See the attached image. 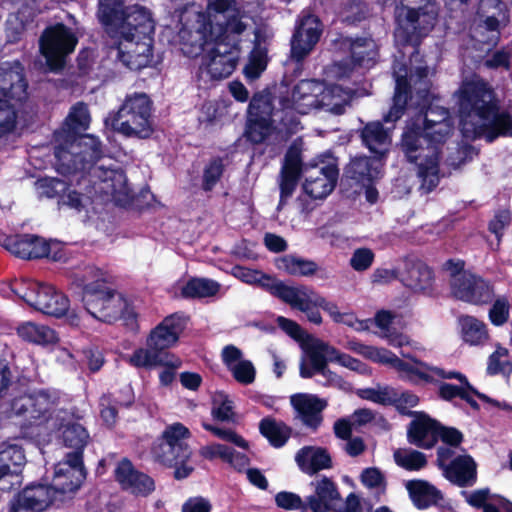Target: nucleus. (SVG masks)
Here are the masks:
<instances>
[{"label": "nucleus", "instance_id": "32", "mask_svg": "<svg viewBox=\"0 0 512 512\" xmlns=\"http://www.w3.org/2000/svg\"><path fill=\"white\" fill-rule=\"evenodd\" d=\"M449 456V449H438V461L444 469L445 477L459 486L473 484L476 479V464L474 460L468 455H463L456 457L449 465H445V461Z\"/></svg>", "mask_w": 512, "mask_h": 512}, {"label": "nucleus", "instance_id": "2", "mask_svg": "<svg viewBox=\"0 0 512 512\" xmlns=\"http://www.w3.org/2000/svg\"><path fill=\"white\" fill-rule=\"evenodd\" d=\"M182 51L188 56L204 52L197 74L199 86L208 87L213 81L229 77L240 59L243 35H232L217 29L207 21L205 15H199L197 28L188 30L183 27L179 32Z\"/></svg>", "mask_w": 512, "mask_h": 512}, {"label": "nucleus", "instance_id": "15", "mask_svg": "<svg viewBox=\"0 0 512 512\" xmlns=\"http://www.w3.org/2000/svg\"><path fill=\"white\" fill-rule=\"evenodd\" d=\"M15 293L27 304L47 315L65 316L71 326H79V314L69 309V299L49 284L29 282L25 289H16Z\"/></svg>", "mask_w": 512, "mask_h": 512}, {"label": "nucleus", "instance_id": "27", "mask_svg": "<svg viewBox=\"0 0 512 512\" xmlns=\"http://www.w3.org/2000/svg\"><path fill=\"white\" fill-rule=\"evenodd\" d=\"M322 34V24L312 14H303L300 17L296 31L291 41V54L296 60L306 57L318 43Z\"/></svg>", "mask_w": 512, "mask_h": 512}, {"label": "nucleus", "instance_id": "45", "mask_svg": "<svg viewBox=\"0 0 512 512\" xmlns=\"http://www.w3.org/2000/svg\"><path fill=\"white\" fill-rule=\"evenodd\" d=\"M352 98L351 89H343L338 85L326 87L319 97V108L333 114H342Z\"/></svg>", "mask_w": 512, "mask_h": 512}, {"label": "nucleus", "instance_id": "25", "mask_svg": "<svg viewBox=\"0 0 512 512\" xmlns=\"http://www.w3.org/2000/svg\"><path fill=\"white\" fill-rule=\"evenodd\" d=\"M84 479L82 458L78 454H67L66 459L56 465L52 485L49 487L59 500H63L66 495L74 493Z\"/></svg>", "mask_w": 512, "mask_h": 512}, {"label": "nucleus", "instance_id": "26", "mask_svg": "<svg viewBox=\"0 0 512 512\" xmlns=\"http://www.w3.org/2000/svg\"><path fill=\"white\" fill-rule=\"evenodd\" d=\"M304 175V192L313 199H324L335 188L338 169L333 161H321L306 167Z\"/></svg>", "mask_w": 512, "mask_h": 512}, {"label": "nucleus", "instance_id": "54", "mask_svg": "<svg viewBox=\"0 0 512 512\" xmlns=\"http://www.w3.org/2000/svg\"><path fill=\"white\" fill-rule=\"evenodd\" d=\"M18 334L22 339L40 345H48L57 341V335L54 330L33 322L22 324L18 328Z\"/></svg>", "mask_w": 512, "mask_h": 512}, {"label": "nucleus", "instance_id": "50", "mask_svg": "<svg viewBox=\"0 0 512 512\" xmlns=\"http://www.w3.org/2000/svg\"><path fill=\"white\" fill-rule=\"evenodd\" d=\"M152 454L159 463L172 467V465L188 460L191 456V451L188 446H172L160 439L154 445Z\"/></svg>", "mask_w": 512, "mask_h": 512}, {"label": "nucleus", "instance_id": "5", "mask_svg": "<svg viewBox=\"0 0 512 512\" xmlns=\"http://www.w3.org/2000/svg\"><path fill=\"white\" fill-rule=\"evenodd\" d=\"M155 22L145 7L133 5L118 25L106 31L116 58L131 70L147 67L152 60V34Z\"/></svg>", "mask_w": 512, "mask_h": 512}, {"label": "nucleus", "instance_id": "28", "mask_svg": "<svg viewBox=\"0 0 512 512\" xmlns=\"http://www.w3.org/2000/svg\"><path fill=\"white\" fill-rule=\"evenodd\" d=\"M453 295L462 301L471 304H486L492 300L491 286L472 273H463L451 283Z\"/></svg>", "mask_w": 512, "mask_h": 512}, {"label": "nucleus", "instance_id": "31", "mask_svg": "<svg viewBox=\"0 0 512 512\" xmlns=\"http://www.w3.org/2000/svg\"><path fill=\"white\" fill-rule=\"evenodd\" d=\"M55 500L59 498L49 486L30 485L12 502L10 512H43Z\"/></svg>", "mask_w": 512, "mask_h": 512}, {"label": "nucleus", "instance_id": "55", "mask_svg": "<svg viewBox=\"0 0 512 512\" xmlns=\"http://www.w3.org/2000/svg\"><path fill=\"white\" fill-rule=\"evenodd\" d=\"M276 267L292 276H310L317 271V265L293 255H286L276 260Z\"/></svg>", "mask_w": 512, "mask_h": 512}, {"label": "nucleus", "instance_id": "63", "mask_svg": "<svg viewBox=\"0 0 512 512\" xmlns=\"http://www.w3.org/2000/svg\"><path fill=\"white\" fill-rule=\"evenodd\" d=\"M374 258L375 255L371 249L365 247L358 248L350 258V265L355 271H365L371 267Z\"/></svg>", "mask_w": 512, "mask_h": 512}, {"label": "nucleus", "instance_id": "18", "mask_svg": "<svg viewBox=\"0 0 512 512\" xmlns=\"http://www.w3.org/2000/svg\"><path fill=\"white\" fill-rule=\"evenodd\" d=\"M428 368L430 370H433V372L430 373L431 379H418L413 380V384H420V383H433L438 382L442 379H457L460 382V385H452L448 383H443L439 387V395L444 400H452L455 397H460L461 399L465 400L468 404H470L473 408H477L478 405L475 401V397L479 398L480 400L492 404L498 408L501 409H511L510 406L506 403H500L496 400L491 399L490 397L486 396L485 394L479 393L476 391L467 381V378L461 374L460 372L456 371H445L444 369L434 367L428 364Z\"/></svg>", "mask_w": 512, "mask_h": 512}, {"label": "nucleus", "instance_id": "11", "mask_svg": "<svg viewBox=\"0 0 512 512\" xmlns=\"http://www.w3.org/2000/svg\"><path fill=\"white\" fill-rule=\"evenodd\" d=\"M437 13L431 0H401V5L396 8V41L412 46L418 44L420 38L433 28Z\"/></svg>", "mask_w": 512, "mask_h": 512}, {"label": "nucleus", "instance_id": "47", "mask_svg": "<svg viewBox=\"0 0 512 512\" xmlns=\"http://www.w3.org/2000/svg\"><path fill=\"white\" fill-rule=\"evenodd\" d=\"M394 316L388 311H379L375 316V323L380 329L378 335L394 347L411 346L415 351L421 350L417 343H412L409 338L396 332L393 327Z\"/></svg>", "mask_w": 512, "mask_h": 512}, {"label": "nucleus", "instance_id": "1", "mask_svg": "<svg viewBox=\"0 0 512 512\" xmlns=\"http://www.w3.org/2000/svg\"><path fill=\"white\" fill-rule=\"evenodd\" d=\"M460 126L466 138H484L492 142L499 136L512 137V117L499 109V101L490 85L473 75L462 81L454 93Z\"/></svg>", "mask_w": 512, "mask_h": 512}, {"label": "nucleus", "instance_id": "48", "mask_svg": "<svg viewBox=\"0 0 512 512\" xmlns=\"http://www.w3.org/2000/svg\"><path fill=\"white\" fill-rule=\"evenodd\" d=\"M300 469L312 474L330 467L331 459L327 452L319 447H304L295 456Z\"/></svg>", "mask_w": 512, "mask_h": 512}, {"label": "nucleus", "instance_id": "6", "mask_svg": "<svg viewBox=\"0 0 512 512\" xmlns=\"http://www.w3.org/2000/svg\"><path fill=\"white\" fill-rule=\"evenodd\" d=\"M110 276L104 271L89 267L77 277L82 288V301L86 311L101 321H122L130 329L136 327L137 313L132 302L110 285Z\"/></svg>", "mask_w": 512, "mask_h": 512}, {"label": "nucleus", "instance_id": "4", "mask_svg": "<svg viewBox=\"0 0 512 512\" xmlns=\"http://www.w3.org/2000/svg\"><path fill=\"white\" fill-rule=\"evenodd\" d=\"M90 114L83 103L73 105L62 127L55 132L56 169L68 174L86 169L99 158V141L92 135H81L88 129Z\"/></svg>", "mask_w": 512, "mask_h": 512}, {"label": "nucleus", "instance_id": "42", "mask_svg": "<svg viewBox=\"0 0 512 512\" xmlns=\"http://www.w3.org/2000/svg\"><path fill=\"white\" fill-rule=\"evenodd\" d=\"M364 145L371 153L383 158L389 151L391 135L388 129H384L379 122L368 123L361 133Z\"/></svg>", "mask_w": 512, "mask_h": 512}, {"label": "nucleus", "instance_id": "44", "mask_svg": "<svg viewBox=\"0 0 512 512\" xmlns=\"http://www.w3.org/2000/svg\"><path fill=\"white\" fill-rule=\"evenodd\" d=\"M271 37L272 33L267 31L258 30L255 33V46L244 68V73L247 78L256 79L266 69L268 63L267 49L262 45V42L264 43Z\"/></svg>", "mask_w": 512, "mask_h": 512}, {"label": "nucleus", "instance_id": "16", "mask_svg": "<svg viewBox=\"0 0 512 512\" xmlns=\"http://www.w3.org/2000/svg\"><path fill=\"white\" fill-rule=\"evenodd\" d=\"M248 114L246 134L253 143L263 142L274 130L282 132L285 128L287 132L292 131L293 120L286 122L279 111H272L268 94H256L249 104Z\"/></svg>", "mask_w": 512, "mask_h": 512}, {"label": "nucleus", "instance_id": "33", "mask_svg": "<svg viewBox=\"0 0 512 512\" xmlns=\"http://www.w3.org/2000/svg\"><path fill=\"white\" fill-rule=\"evenodd\" d=\"M115 478L122 489L135 495L146 496L155 489L154 481L148 475L136 470L127 459L117 464Z\"/></svg>", "mask_w": 512, "mask_h": 512}, {"label": "nucleus", "instance_id": "35", "mask_svg": "<svg viewBox=\"0 0 512 512\" xmlns=\"http://www.w3.org/2000/svg\"><path fill=\"white\" fill-rule=\"evenodd\" d=\"M315 493L306 498L304 511L330 512L340 504V495L332 481L323 478L314 483Z\"/></svg>", "mask_w": 512, "mask_h": 512}, {"label": "nucleus", "instance_id": "36", "mask_svg": "<svg viewBox=\"0 0 512 512\" xmlns=\"http://www.w3.org/2000/svg\"><path fill=\"white\" fill-rule=\"evenodd\" d=\"M290 402L302 422L310 427H317L321 422V412L327 403L324 399L308 393H297L290 397Z\"/></svg>", "mask_w": 512, "mask_h": 512}, {"label": "nucleus", "instance_id": "10", "mask_svg": "<svg viewBox=\"0 0 512 512\" xmlns=\"http://www.w3.org/2000/svg\"><path fill=\"white\" fill-rule=\"evenodd\" d=\"M23 68L18 62L0 66V139L16 128L27 99Z\"/></svg>", "mask_w": 512, "mask_h": 512}, {"label": "nucleus", "instance_id": "62", "mask_svg": "<svg viewBox=\"0 0 512 512\" xmlns=\"http://www.w3.org/2000/svg\"><path fill=\"white\" fill-rule=\"evenodd\" d=\"M224 165L222 160L213 159L205 168L203 174V188L206 191L213 189L222 176Z\"/></svg>", "mask_w": 512, "mask_h": 512}, {"label": "nucleus", "instance_id": "3", "mask_svg": "<svg viewBox=\"0 0 512 512\" xmlns=\"http://www.w3.org/2000/svg\"><path fill=\"white\" fill-rule=\"evenodd\" d=\"M454 122H442L433 126L407 123L402 135L401 148L408 161L414 163L421 180L420 189L431 192L440 180V156L442 146L452 135Z\"/></svg>", "mask_w": 512, "mask_h": 512}, {"label": "nucleus", "instance_id": "56", "mask_svg": "<svg viewBox=\"0 0 512 512\" xmlns=\"http://www.w3.org/2000/svg\"><path fill=\"white\" fill-rule=\"evenodd\" d=\"M123 0H99L98 17L101 23L108 28L120 24L124 14L132 7L121 9Z\"/></svg>", "mask_w": 512, "mask_h": 512}, {"label": "nucleus", "instance_id": "39", "mask_svg": "<svg viewBox=\"0 0 512 512\" xmlns=\"http://www.w3.org/2000/svg\"><path fill=\"white\" fill-rule=\"evenodd\" d=\"M300 151L297 147H291L286 156L281 173L280 204L284 203L294 192L297 186L298 175L300 172Z\"/></svg>", "mask_w": 512, "mask_h": 512}, {"label": "nucleus", "instance_id": "52", "mask_svg": "<svg viewBox=\"0 0 512 512\" xmlns=\"http://www.w3.org/2000/svg\"><path fill=\"white\" fill-rule=\"evenodd\" d=\"M410 497L413 503L420 509L429 507L435 504L439 498V491L423 480H413L406 484Z\"/></svg>", "mask_w": 512, "mask_h": 512}, {"label": "nucleus", "instance_id": "34", "mask_svg": "<svg viewBox=\"0 0 512 512\" xmlns=\"http://www.w3.org/2000/svg\"><path fill=\"white\" fill-rule=\"evenodd\" d=\"M408 429L411 444L428 449L434 446L439 435V423L423 412H415Z\"/></svg>", "mask_w": 512, "mask_h": 512}, {"label": "nucleus", "instance_id": "51", "mask_svg": "<svg viewBox=\"0 0 512 512\" xmlns=\"http://www.w3.org/2000/svg\"><path fill=\"white\" fill-rule=\"evenodd\" d=\"M461 336L465 343L477 346L482 345L488 340V331L486 324L473 316H462L459 319Z\"/></svg>", "mask_w": 512, "mask_h": 512}, {"label": "nucleus", "instance_id": "29", "mask_svg": "<svg viewBox=\"0 0 512 512\" xmlns=\"http://www.w3.org/2000/svg\"><path fill=\"white\" fill-rule=\"evenodd\" d=\"M36 189L40 196L47 198L60 197V202L73 209L81 210L85 208L91 200L90 190L87 194H82L79 190L70 189L62 180L55 178H43L36 182Z\"/></svg>", "mask_w": 512, "mask_h": 512}, {"label": "nucleus", "instance_id": "9", "mask_svg": "<svg viewBox=\"0 0 512 512\" xmlns=\"http://www.w3.org/2000/svg\"><path fill=\"white\" fill-rule=\"evenodd\" d=\"M328 361H335L341 366L360 374L368 372L366 365L359 360L339 352L328 343L316 337H310L303 344L300 375L303 378H310L319 373L325 379L324 384L348 390L349 384L327 368Z\"/></svg>", "mask_w": 512, "mask_h": 512}, {"label": "nucleus", "instance_id": "14", "mask_svg": "<svg viewBox=\"0 0 512 512\" xmlns=\"http://www.w3.org/2000/svg\"><path fill=\"white\" fill-rule=\"evenodd\" d=\"M252 6L253 4L243 0H208L207 12L196 13L193 24L186 27L188 30H195L198 16L205 15L214 28L221 27L223 32L232 33L234 36L243 35L248 27V20L252 18Z\"/></svg>", "mask_w": 512, "mask_h": 512}, {"label": "nucleus", "instance_id": "57", "mask_svg": "<svg viewBox=\"0 0 512 512\" xmlns=\"http://www.w3.org/2000/svg\"><path fill=\"white\" fill-rule=\"evenodd\" d=\"M393 456L396 464L408 471H418L427 464L426 456L411 448H399Z\"/></svg>", "mask_w": 512, "mask_h": 512}, {"label": "nucleus", "instance_id": "61", "mask_svg": "<svg viewBox=\"0 0 512 512\" xmlns=\"http://www.w3.org/2000/svg\"><path fill=\"white\" fill-rule=\"evenodd\" d=\"M190 437L189 429L176 422L168 425L162 433L161 440L172 446H188L184 440Z\"/></svg>", "mask_w": 512, "mask_h": 512}, {"label": "nucleus", "instance_id": "38", "mask_svg": "<svg viewBox=\"0 0 512 512\" xmlns=\"http://www.w3.org/2000/svg\"><path fill=\"white\" fill-rule=\"evenodd\" d=\"M381 158L370 159L365 156L355 157L346 168V178L354 181L359 186H365L378 178L381 173Z\"/></svg>", "mask_w": 512, "mask_h": 512}, {"label": "nucleus", "instance_id": "22", "mask_svg": "<svg viewBox=\"0 0 512 512\" xmlns=\"http://www.w3.org/2000/svg\"><path fill=\"white\" fill-rule=\"evenodd\" d=\"M231 274L243 283L265 289L273 296L290 305L291 308L294 307L302 286L287 285L260 270H254L243 266L233 267Z\"/></svg>", "mask_w": 512, "mask_h": 512}, {"label": "nucleus", "instance_id": "60", "mask_svg": "<svg viewBox=\"0 0 512 512\" xmlns=\"http://www.w3.org/2000/svg\"><path fill=\"white\" fill-rule=\"evenodd\" d=\"M234 405L233 401L223 393H217L214 396L212 415L219 421H233L234 420Z\"/></svg>", "mask_w": 512, "mask_h": 512}, {"label": "nucleus", "instance_id": "7", "mask_svg": "<svg viewBox=\"0 0 512 512\" xmlns=\"http://www.w3.org/2000/svg\"><path fill=\"white\" fill-rule=\"evenodd\" d=\"M429 73L430 70L423 66H414L413 70L411 69L408 72L404 64L396 63L394 65L395 95L393 106L384 117L385 122H394L401 117L407 102L408 92L412 86L416 91L417 101L415 103L420 106L421 111L411 118L408 123H417L419 126H433L442 122H453L446 108L432 102L427 106L430 97L429 81L427 79ZM410 100L413 102L414 96H411Z\"/></svg>", "mask_w": 512, "mask_h": 512}, {"label": "nucleus", "instance_id": "30", "mask_svg": "<svg viewBox=\"0 0 512 512\" xmlns=\"http://www.w3.org/2000/svg\"><path fill=\"white\" fill-rule=\"evenodd\" d=\"M184 328L185 318L183 316L170 315L150 331L146 339V345L159 353H163L164 350L177 344Z\"/></svg>", "mask_w": 512, "mask_h": 512}, {"label": "nucleus", "instance_id": "53", "mask_svg": "<svg viewBox=\"0 0 512 512\" xmlns=\"http://www.w3.org/2000/svg\"><path fill=\"white\" fill-rule=\"evenodd\" d=\"M221 284L213 279L192 278L181 287V295L185 298H207L219 293Z\"/></svg>", "mask_w": 512, "mask_h": 512}, {"label": "nucleus", "instance_id": "43", "mask_svg": "<svg viewBox=\"0 0 512 512\" xmlns=\"http://www.w3.org/2000/svg\"><path fill=\"white\" fill-rule=\"evenodd\" d=\"M466 501L475 508H482L483 512H512V503L503 497L492 494L488 489H479L470 493L464 492Z\"/></svg>", "mask_w": 512, "mask_h": 512}, {"label": "nucleus", "instance_id": "41", "mask_svg": "<svg viewBox=\"0 0 512 512\" xmlns=\"http://www.w3.org/2000/svg\"><path fill=\"white\" fill-rule=\"evenodd\" d=\"M129 363L136 368H153L156 366H170L179 368L181 361L174 355L168 353H159L155 349L138 348L128 359Z\"/></svg>", "mask_w": 512, "mask_h": 512}, {"label": "nucleus", "instance_id": "49", "mask_svg": "<svg viewBox=\"0 0 512 512\" xmlns=\"http://www.w3.org/2000/svg\"><path fill=\"white\" fill-rule=\"evenodd\" d=\"M433 273L429 267L422 263L411 265L402 282L415 292L428 293L433 286Z\"/></svg>", "mask_w": 512, "mask_h": 512}, {"label": "nucleus", "instance_id": "37", "mask_svg": "<svg viewBox=\"0 0 512 512\" xmlns=\"http://www.w3.org/2000/svg\"><path fill=\"white\" fill-rule=\"evenodd\" d=\"M222 359L235 380L248 385L254 382L256 370L251 361L242 356V352L235 346L229 345L222 350Z\"/></svg>", "mask_w": 512, "mask_h": 512}, {"label": "nucleus", "instance_id": "58", "mask_svg": "<svg viewBox=\"0 0 512 512\" xmlns=\"http://www.w3.org/2000/svg\"><path fill=\"white\" fill-rule=\"evenodd\" d=\"M260 431L275 447L284 445L290 435V430L286 425L271 419L261 421Z\"/></svg>", "mask_w": 512, "mask_h": 512}, {"label": "nucleus", "instance_id": "13", "mask_svg": "<svg viewBox=\"0 0 512 512\" xmlns=\"http://www.w3.org/2000/svg\"><path fill=\"white\" fill-rule=\"evenodd\" d=\"M151 111L152 103L146 94L128 95L112 120V128L128 137L147 138L153 131Z\"/></svg>", "mask_w": 512, "mask_h": 512}, {"label": "nucleus", "instance_id": "19", "mask_svg": "<svg viewBox=\"0 0 512 512\" xmlns=\"http://www.w3.org/2000/svg\"><path fill=\"white\" fill-rule=\"evenodd\" d=\"M90 178H82L78 185L80 189L92 183L95 194H103L110 197L119 205H125L130 200V188L125 174L120 169L106 168L104 165H92L89 167Z\"/></svg>", "mask_w": 512, "mask_h": 512}, {"label": "nucleus", "instance_id": "64", "mask_svg": "<svg viewBox=\"0 0 512 512\" xmlns=\"http://www.w3.org/2000/svg\"><path fill=\"white\" fill-rule=\"evenodd\" d=\"M358 395L379 404H388L395 400V394L389 388L361 389L358 391Z\"/></svg>", "mask_w": 512, "mask_h": 512}, {"label": "nucleus", "instance_id": "17", "mask_svg": "<svg viewBox=\"0 0 512 512\" xmlns=\"http://www.w3.org/2000/svg\"><path fill=\"white\" fill-rule=\"evenodd\" d=\"M341 47L349 50L350 57L335 62L327 71L328 78L341 80L354 74H362L363 70L372 67L376 61L377 46L372 39H345Z\"/></svg>", "mask_w": 512, "mask_h": 512}, {"label": "nucleus", "instance_id": "23", "mask_svg": "<svg viewBox=\"0 0 512 512\" xmlns=\"http://www.w3.org/2000/svg\"><path fill=\"white\" fill-rule=\"evenodd\" d=\"M323 91V83L314 80L300 81L294 88L290 98L281 101L280 115L286 122L293 120L292 131L297 125L295 119L290 116L292 111L299 114H307L319 108V97Z\"/></svg>", "mask_w": 512, "mask_h": 512}, {"label": "nucleus", "instance_id": "40", "mask_svg": "<svg viewBox=\"0 0 512 512\" xmlns=\"http://www.w3.org/2000/svg\"><path fill=\"white\" fill-rule=\"evenodd\" d=\"M5 247L12 254L24 259L42 258L45 253V239L33 235L9 237L5 240Z\"/></svg>", "mask_w": 512, "mask_h": 512}, {"label": "nucleus", "instance_id": "21", "mask_svg": "<svg viewBox=\"0 0 512 512\" xmlns=\"http://www.w3.org/2000/svg\"><path fill=\"white\" fill-rule=\"evenodd\" d=\"M78 43L75 33L63 24L48 27L40 38V51L51 70L63 67Z\"/></svg>", "mask_w": 512, "mask_h": 512}, {"label": "nucleus", "instance_id": "24", "mask_svg": "<svg viewBox=\"0 0 512 512\" xmlns=\"http://www.w3.org/2000/svg\"><path fill=\"white\" fill-rule=\"evenodd\" d=\"M479 25L474 37L479 43L494 46L499 39V26L507 21L505 5L500 0H481L478 6Z\"/></svg>", "mask_w": 512, "mask_h": 512}, {"label": "nucleus", "instance_id": "8", "mask_svg": "<svg viewBox=\"0 0 512 512\" xmlns=\"http://www.w3.org/2000/svg\"><path fill=\"white\" fill-rule=\"evenodd\" d=\"M12 409L17 415L28 413L40 430L61 432L65 446L74 450L71 454H78L82 458L83 449L89 441L88 432L72 414L54 409L46 394L21 397L15 401Z\"/></svg>", "mask_w": 512, "mask_h": 512}, {"label": "nucleus", "instance_id": "20", "mask_svg": "<svg viewBox=\"0 0 512 512\" xmlns=\"http://www.w3.org/2000/svg\"><path fill=\"white\" fill-rule=\"evenodd\" d=\"M366 358L393 368L401 379L411 383L413 380L431 379L430 373L433 372L427 363L404 350L400 352L399 357L385 348L370 346Z\"/></svg>", "mask_w": 512, "mask_h": 512}, {"label": "nucleus", "instance_id": "59", "mask_svg": "<svg viewBox=\"0 0 512 512\" xmlns=\"http://www.w3.org/2000/svg\"><path fill=\"white\" fill-rule=\"evenodd\" d=\"M487 371L490 374L509 375L512 371V362L507 348L498 346L489 357Z\"/></svg>", "mask_w": 512, "mask_h": 512}, {"label": "nucleus", "instance_id": "12", "mask_svg": "<svg viewBox=\"0 0 512 512\" xmlns=\"http://www.w3.org/2000/svg\"><path fill=\"white\" fill-rule=\"evenodd\" d=\"M317 308L323 309L333 322L346 325L357 332L366 331L370 328V320L359 319L351 310L341 311L335 302L302 285L293 309L305 313L310 322L319 325L323 319Z\"/></svg>", "mask_w": 512, "mask_h": 512}, {"label": "nucleus", "instance_id": "46", "mask_svg": "<svg viewBox=\"0 0 512 512\" xmlns=\"http://www.w3.org/2000/svg\"><path fill=\"white\" fill-rule=\"evenodd\" d=\"M26 461L23 449L17 443L5 442L0 445V479L11 475L18 477Z\"/></svg>", "mask_w": 512, "mask_h": 512}]
</instances>
